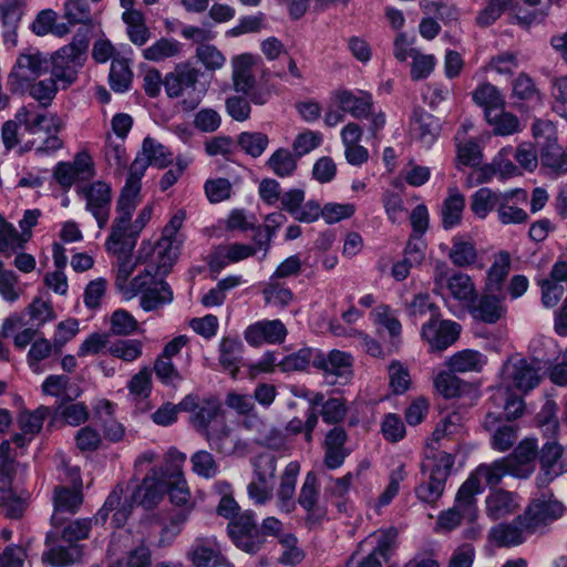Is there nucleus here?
I'll return each instance as SVG.
<instances>
[{
	"instance_id": "obj_1",
	"label": "nucleus",
	"mask_w": 567,
	"mask_h": 567,
	"mask_svg": "<svg viewBox=\"0 0 567 567\" xmlns=\"http://www.w3.org/2000/svg\"><path fill=\"white\" fill-rule=\"evenodd\" d=\"M14 121H7L1 128V138L7 151L12 150L20 142L18 125L32 136L21 147L22 152L34 150L39 155H48L63 147L59 133L64 127L63 120L56 114L39 113L22 106L18 110Z\"/></svg>"
},
{
	"instance_id": "obj_2",
	"label": "nucleus",
	"mask_w": 567,
	"mask_h": 567,
	"mask_svg": "<svg viewBox=\"0 0 567 567\" xmlns=\"http://www.w3.org/2000/svg\"><path fill=\"white\" fill-rule=\"evenodd\" d=\"M87 37L78 33L69 44L49 54V72L62 89H68L78 80L87 58Z\"/></svg>"
},
{
	"instance_id": "obj_3",
	"label": "nucleus",
	"mask_w": 567,
	"mask_h": 567,
	"mask_svg": "<svg viewBox=\"0 0 567 567\" xmlns=\"http://www.w3.org/2000/svg\"><path fill=\"white\" fill-rule=\"evenodd\" d=\"M202 72L195 66L185 63L178 64L174 71L164 78V89L168 97H182L185 111L195 110L206 94V85L199 81Z\"/></svg>"
},
{
	"instance_id": "obj_4",
	"label": "nucleus",
	"mask_w": 567,
	"mask_h": 567,
	"mask_svg": "<svg viewBox=\"0 0 567 567\" xmlns=\"http://www.w3.org/2000/svg\"><path fill=\"white\" fill-rule=\"evenodd\" d=\"M49 73V53L29 47L17 55L8 75V85L12 93L24 92L31 82Z\"/></svg>"
},
{
	"instance_id": "obj_5",
	"label": "nucleus",
	"mask_w": 567,
	"mask_h": 567,
	"mask_svg": "<svg viewBox=\"0 0 567 567\" xmlns=\"http://www.w3.org/2000/svg\"><path fill=\"white\" fill-rule=\"evenodd\" d=\"M219 414V406L215 402H207L199 406L192 417L194 426L205 431V435L212 447L219 453L231 454L235 451L236 442L231 437L230 429L221 423L218 430H209L208 426L216 421Z\"/></svg>"
},
{
	"instance_id": "obj_6",
	"label": "nucleus",
	"mask_w": 567,
	"mask_h": 567,
	"mask_svg": "<svg viewBox=\"0 0 567 567\" xmlns=\"http://www.w3.org/2000/svg\"><path fill=\"white\" fill-rule=\"evenodd\" d=\"M252 480L247 486L249 498L256 505H265L272 497L277 458L271 454H259L251 460Z\"/></svg>"
},
{
	"instance_id": "obj_7",
	"label": "nucleus",
	"mask_w": 567,
	"mask_h": 567,
	"mask_svg": "<svg viewBox=\"0 0 567 567\" xmlns=\"http://www.w3.org/2000/svg\"><path fill=\"white\" fill-rule=\"evenodd\" d=\"M227 533L233 544L249 555H256L266 544V538L262 537V532H260L257 524L256 515L250 509L243 512L230 520L227 525Z\"/></svg>"
},
{
	"instance_id": "obj_8",
	"label": "nucleus",
	"mask_w": 567,
	"mask_h": 567,
	"mask_svg": "<svg viewBox=\"0 0 567 567\" xmlns=\"http://www.w3.org/2000/svg\"><path fill=\"white\" fill-rule=\"evenodd\" d=\"M506 475H511V468L504 457L489 464H481L461 485V494L465 495L464 499L468 502V497H476V495L483 492L482 480H484L485 484L491 488H497L496 486Z\"/></svg>"
},
{
	"instance_id": "obj_9",
	"label": "nucleus",
	"mask_w": 567,
	"mask_h": 567,
	"mask_svg": "<svg viewBox=\"0 0 567 567\" xmlns=\"http://www.w3.org/2000/svg\"><path fill=\"white\" fill-rule=\"evenodd\" d=\"M78 195L85 200V209L95 218L100 229H103L110 219L112 189L110 184L97 181L76 187Z\"/></svg>"
},
{
	"instance_id": "obj_10",
	"label": "nucleus",
	"mask_w": 567,
	"mask_h": 567,
	"mask_svg": "<svg viewBox=\"0 0 567 567\" xmlns=\"http://www.w3.org/2000/svg\"><path fill=\"white\" fill-rule=\"evenodd\" d=\"M565 511L564 504L550 491H546L533 499L523 514L533 532L536 533L563 517Z\"/></svg>"
},
{
	"instance_id": "obj_11",
	"label": "nucleus",
	"mask_w": 567,
	"mask_h": 567,
	"mask_svg": "<svg viewBox=\"0 0 567 567\" xmlns=\"http://www.w3.org/2000/svg\"><path fill=\"white\" fill-rule=\"evenodd\" d=\"M539 367L525 358L512 357L503 365L502 378L507 386L528 392L540 382Z\"/></svg>"
},
{
	"instance_id": "obj_12",
	"label": "nucleus",
	"mask_w": 567,
	"mask_h": 567,
	"mask_svg": "<svg viewBox=\"0 0 567 567\" xmlns=\"http://www.w3.org/2000/svg\"><path fill=\"white\" fill-rule=\"evenodd\" d=\"M435 290L444 287L450 295L460 301L473 302L476 297L475 285L471 277L463 272H455L449 276V267L445 262L439 261L434 269Z\"/></svg>"
},
{
	"instance_id": "obj_13",
	"label": "nucleus",
	"mask_w": 567,
	"mask_h": 567,
	"mask_svg": "<svg viewBox=\"0 0 567 567\" xmlns=\"http://www.w3.org/2000/svg\"><path fill=\"white\" fill-rule=\"evenodd\" d=\"M184 221V214L178 212L175 214L169 223L164 227L162 238L157 241L152 249L157 256V269L166 274L173 264L176 261L179 254V246L176 240L177 231L181 229Z\"/></svg>"
},
{
	"instance_id": "obj_14",
	"label": "nucleus",
	"mask_w": 567,
	"mask_h": 567,
	"mask_svg": "<svg viewBox=\"0 0 567 567\" xmlns=\"http://www.w3.org/2000/svg\"><path fill=\"white\" fill-rule=\"evenodd\" d=\"M353 358L350 353L332 350L327 355L318 350L315 357V368L322 371L327 381L331 384L347 382L353 371Z\"/></svg>"
},
{
	"instance_id": "obj_15",
	"label": "nucleus",
	"mask_w": 567,
	"mask_h": 567,
	"mask_svg": "<svg viewBox=\"0 0 567 567\" xmlns=\"http://www.w3.org/2000/svg\"><path fill=\"white\" fill-rule=\"evenodd\" d=\"M461 326L454 321L430 318L422 326V339L429 344L431 352H441L451 347L458 338Z\"/></svg>"
},
{
	"instance_id": "obj_16",
	"label": "nucleus",
	"mask_w": 567,
	"mask_h": 567,
	"mask_svg": "<svg viewBox=\"0 0 567 567\" xmlns=\"http://www.w3.org/2000/svg\"><path fill=\"white\" fill-rule=\"evenodd\" d=\"M538 456V442L535 437L522 440L514 451L504 457L511 468V476L526 480L536 470V460Z\"/></svg>"
},
{
	"instance_id": "obj_17",
	"label": "nucleus",
	"mask_w": 567,
	"mask_h": 567,
	"mask_svg": "<svg viewBox=\"0 0 567 567\" xmlns=\"http://www.w3.org/2000/svg\"><path fill=\"white\" fill-rule=\"evenodd\" d=\"M534 534L524 514L514 519L493 526L488 533V539L497 547H515L522 545L527 535Z\"/></svg>"
},
{
	"instance_id": "obj_18",
	"label": "nucleus",
	"mask_w": 567,
	"mask_h": 567,
	"mask_svg": "<svg viewBox=\"0 0 567 567\" xmlns=\"http://www.w3.org/2000/svg\"><path fill=\"white\" fill-rule=\"evenodd\" d=\"M452 460L449 455L442 456L431 470L429 481L420 484L415 494L424 503L434 504L443 495L446 480L452 467Z\"/></svg>"
},
{
	"instance_id": "obj_19",
	"label": "nucleus",
	"mask_w": 567,
	"mask_h": 567,
	"mask_svg": "<svg viewBox=\"0 0 567 567\" xmlns=\"http://www.w3.org/2000/svg\"><path fill=\"white\" fill-rule=\"evenodd\" d=\"M465 495L461 494L458 488L454 506L447 511L442 512L436 520V529L451 532L456 528L463 519L473 522L477 516V499L476 497H468V502L464 499Z\"/></svg>"
},
{
	"instance_id": "obj_20",
	"label": "nucleus",
	"mask_w": 567,
	"mask_h": 567,
	"mask_svg": "<svg viewBox=\"0 0 567 567\" xmlns=\"http://www.w3.org/2000/svg\"><path fill=\"white\" fill-rule=\"evenodd\" d=\"M527 203V192L522 188L503 192L497 206V218L503 225L524 224L528 214L520 207Z\"/></svg>"
},
{
	"instance_id": "obj_21",
	"label": "nucleus",
	"mask_w": 567,
	"mask_h": 567,
	"mask_svg": "<svg viewBox=\"0 0 567 567\" xmlns=\"http://www.w3.org/2000/svg\"><path fill=\"white\" fill-rule=\"evenodd\" d=\"M519 507L518 495L504 488H491L485 498V513L492 520L511 516Z\"/></svg>"
},
{
	"instance_id": "obj_22",
	"label": "nucleus",
	"mask_w": 567,
	"mask_h": 567,
	"mask_svg": "<svg viewBox=\"0 0 567 567\" xmlns=\"http://www.w3.org/2000/svg\"><path fill=\"white\" fill-rule=\"evenodd\" d=\"M334 100L342 112L358 120L368 118L373 107L372 94L362 90H338L334 92Z\"/></svg>"
},
{
	"instance_id": "obj_23",
	"label": "nucleus",
	"mask_w": 567,
	"mask_h": 567,
	"mask_svg": "<svg viewBox=\"0 0 567 567\" xmlns=\"http://www.w3.org/2000/svg\"><path fill=\"white\" fill-rule=\"evenodd\" d=\"M286 336L287 329L279 319L258 321L245 331V340L254 347L262 343H281Z\"/></svg>"
},
{
	"instance_id": "obj_24",
	"label": "nucleus",
	"mask_w": 567,
	"mask_h": 567,
	"mask_svg": "<svg viewBox=\"0 0 567 567\" xmlns=\"http://www.w3.org/2000/svg\"><path fill=\"white\" fill-rule=\"evenodd\" d=\"M511 99L513 105L520 111L534 110L543 103L539 90L526 73H520L513 81Z\"/></svg>"
},
{
	"instance_id": "obj_25",
	"label": "nucleus",
	"mask_w": 567,
	"mask_h": 567,
	"mask_svg": "<svg viewBox=\"0 0 567 567\" xmlns=\"http://www.w3.org/2000/svg\"><path fill=\"white\" fill-rule=\"evenodd\" d=\"M166 478L157 477V472L152 470V474L144 477L132 494V503L146 509L153 508L166 493Z\"/></svg>"
},
{
	"instance_id": "obj_26",
	"label": "nucleus",
	"mask_w": 567,
	"mask_h": 567,
	"mask_svg": "<svg viewBox=\"0 0 567 567\" xmlns=\"http://www.w3.org/2000/svg\"><path fill=\"white\" fill-rule=\"evenodd\" d=\"M505 296L485 291L472 307V315L485 323H495L506 315Z\"/></svg>"
},
{
	"instance_id": "obj_27",
	"label": "nucleus",
	"mask_w": 567,
	"mask_h": 567,
	"mask_svg": "<svg viewBox=\"0 0 567 567\" xmlns=\"http://www.w3.org/2000/svg\"><path fill=\"white\" fill-rule=\"evenodd\" d=\"M347 437L344 429L340 426H334L326 434L323 464L327 468L336 470L344 463L349 454L344 446Z\"/></svg>"
},
{
	"instance_id": "obj_28",
	"label": "nucleus",
	"mask_w": 567,
	"mask_h": 567,
	"mask_svg": "<svg viewBox=\"0 0 567 567\" xmlns=\"http://www.w3.org/2000/svg\"><path fill=\"white\" fill-rule=\"evenodd\" d=\"M300 472L298 462H290L280 476V484L277 491V507L280 512L290 514L296 508V483Z\"/></svg>"
},
{
	"instance_id": "obj_29",
	"label": "nucleus",
	"mask_w": 567,
	"mask_h": 567,
	"mask_svg": "<svg viewBox=\"0 0 567 567\" xmlns=\"http://www.w3.org/2000/svg\"><path fill=\"white\" fill-rule=\"evenodd\" d=\"M319 483L317 474L312 471L308 472L305 476L303 483L301 485L299 495H298V504L306 511V522L307 524L318 523L322 517V514L319 513L318 502H319Z\"/></svg>"
},
{
	"instance_id": "obj_30",
	"label": "nucleus",
	"mask_w": 567,
	"mask_h": 567,
	"mask_svg": "<svg viewBox=\"0 0 567 567\" xmlns=\"http://www.w3.org/2000/svg\"><path fill=\"white\" fill-rule=\"evenodd\" d=\"M189 556L195 567H218L225 561L216 537L196 538Z\"/></svg>"
},
{
	"instance_id": "obj_31",
	"label": "nucleus",
	"mask_w": 567,
	"mask_h": 567,
	"mask_svg": "<svg viewBox=\"0 0 567 567\" xmlns=\"http://www.w3.org/2000/svg\"><path fill=\"white\" fill-rule=\"evenodd\" d=\"M83 502L81 487L73 486L69 488L65 486H56L53 494L54 512L51 517L52 524L59 526L62 524V514H74Z\"/></svg>"
},
{
	"instance_id": "obj_32",
	"label": "nucleus",
	"mask_w": 567,
	"mask_h": 567,
	"mask_svg": "<svg viewBox=\"0 0 567 567\" xmlns=\"http://www.w3.org/2000/svg\"><path fill=\"white\" fill-rule=\"evenodd\" d=\"M257 56L251 53L236 55L231 60V81L234 90L238 93H248L256 83L252 66Z\"/></svg>"
},
{
	"instance_id": "obj_33",
	"label": "nucleus",
	"mask_w": 567,
	"mask_h": 567,
	"mask_svg": "<svg viewBox=\"0 0 567 567\" xmlns=\"http://www.w3.org/2000/svg\"><path fill=\"white\" fill-rule=\"evenodd\" d=\"M511 270V256L507 251L502 250L487 270L484 290L506 297L504 282Z\"/></svg>"
},
{
	"instance_id": "obj_34",
	"label": "nucleus",
	"mask_w": 567,
	"mask_h": 567,
	"mask_svg": "<svg viewBox=\"0 0 567 567\" xmlns=\"http://www.w3.org/2000/svg\"><path fill=\"white\" fill-rule=\"evenodd\" d=\"M256 247L245 244L219 246L215 249L209 261L212 269H221L229 262H238L256 254Z\"/></svg>"
},
{
	"instance_id": "obj_35",
	"label": "nucleus",
	"mask_w": 567,
	"mask_h": 567,
	"mask_svg": "<svg viewBox=\"0 0 567 567\" xmlns=\"http://www.w3.org/2000/svg\"><path fill=\"white\" fill-rule=\"evenodd\" d=\"M16 330H20L13 338V343L18 349H24L40 331L35 327L29 324V321H25L24 316L12 315L2 323V337L8 338Z\"/></svg>"
},
{
	"instance_id": "obj_36",
	"label": "nucleus",
	"mask_w": 567,
	"mask_h": 567,
	"mask_svg": "<svg viewBox=\"0 0 567 567\" xmlns=\"http://www.w3.org/2000/svg\"><path fill=\"white\" fill-rule=\"evenodd\" d=\"M28 498L29 494L27 492L17 494L11 483L0 485V508L8 518H21L28 507Z\"/></svg>"
},
{
	"instance_id": "obj_37",
	"label": "nucleus",
	"mask_w": 567,
	"mask_h": 567,
	"mask_svg": "<svg viewBox=\"0 0 567 567\" xmlns=\"http://www.w3.org/2000/svg\"><path fill=\"white\" fill-rule=\"evenodd\" d=\"M557 404L555 402L547 401L536 414V426L546 442L559 441L560 423L557 417Z\"/></svg>"
},
{
	"instance_id": "obj_38",
	"label": "nucleus",
	"mask_w": 567,
	"mask_h": 567,
	"mask_svg": "<svg viewBox=\"0 0 567 567\" xmlns=\"http://www.w3.org/2000/svg\"><path fill=\"white\" fill-rule=\"evenodd\" d=\"M440 122L430 113H414L411 131L424 146H431L440 134Z\"/></svg>"
},
{
	"instance_id": "obj_39",
	"label": "nucleus",
	"mask_w": 567,
	"mask_h": 567,
	"mask_svg": "<svg viewBox=\"0 0 567 567\" xmlns=\"http://www.w3.org/2000/svg\"><path fill=\"white\" fill-rule=\"evenodd\" d=\"M465 208V197L456 188L449 189V196L443 200L441 207L442 226L451 229L462 220Z\"/></svg>"
},
{
	"instance_id": "obj_40",
	"label": "nucleus",
	"mask_w": 567,
	"mask_h": 567,
	"mask_svg": "<svg viewBox=\"0 0 567 567\" xmlns=\"http://www.w3.org/2000/svg\"><path fill=\"white\" fill-rule=\"evenodd\" d=\"M485 118L488 125L492 126L493 134L496 136H508L523 130L518 117L505 111V107L498 109L493 113L488 111Z\"/></svg>"
},
{
	"instance_id": "obj_41",
	"label": "nucleus",
	"mask_w": 567,
	"mask_h": 567,
	"mask_svg": "<svg viewBox=\"0 0 567 567\" xmlns=\"http://www.w3.org/2000/svg\"><path fill=\"white\" fill-rule=\"evenodd\" d=\"M243 342L238 338L225 337L219 344V363L236 378L243 354Z\"/></svg>"
},
{
	"instance_id": "obj_42",
	"label": "nucleus",
	"mask_w": 567,
	"mask_h": 567,
	"mask_svg": "<svg viewBox=\"0 0 567 567\" xmlns=\"http://www.w3.org/2000/svg\"><path fill=\"white\" fill-rule=\"evenodd\" d=\"M453 372H480L486 364V357L476 350H463L454 353L447 360Z\"/></svg>"
},
{
	"instance_id": "obj_43",
	"label": "nucleus",
	"mask_w": 567,
	"mask_h": 567,
	"mask_svg": "<svg viewBox=\"0 0 567 567\" xmlns=\"http://www.w3.org/2000/svg\"><path fill=\"white\" fill-rule=\"evenodd\" d=\"M133 223L120 224L113 221L111 234L106 240V248L109 251L130 254L136 244V238H131Z\"/></svg>"
},
{
	"instance_id": "obj_44",
	"label": "nucleus",
	"mask_w": 567,
	"mask_h": 567,
	"mask_svg": "<svg viewBox=\"0 0 567 567\" xmlns=\"http://www.w3.org/2000/svg\"><path fill=\"white\" fill-rule=\"evenodd\" d=\"M172 301L173 291L169 285L164 280H159L157 284H154L153 287H148L140 298V305L145 311L156 310Z\"/></svg>"
},
{
	"instance_id": "obj_45",
	"label": "nucleus",
	"mask_w": 567,
	"mask_h": 567,
	"mask_svg": "<svg viewBox=\"0 0 567 567\" xmlns=\"http://www.w3.org/2000/svg\"><path fill=\"white\" fill-rule=\"evenodd\" d=\"M122 20L126 24V33L133 44L142 47L150 40L151 30L141 11H124Z\"/></svg>"
},
{
	"instance_id": "obj_46",
	"label": "nucleus",
	"mask_w": 567,
	"mask_h": 567,
	"mask_svg": "<svg viewBox=\"0 0 567 567\" xmlns=\"http://www.w3.org/2000/svg\"><path fill=\"white\" fill-rule=\"evenodd\" d=\"M298 159L293 151L280 147L270 155L266 165L278 177H289L296 172Z\"/></svg>"
},
{
	"instance_id": "obj_47",
	"label": "nucleus",
	"mask_w": 567,
	"mask_h": 567,
	"mask_svg": "<svg viewBox=\"0 0 567 567\" xmlns=\"http://www.w3.org/2000/svg\"><path fill=\"white\" fill-rule=\"evenodd\" d=\"M472 96L473 101L484 109L485 116L488 111L493 113L498 109L505 107L504 96L499 90L491 83H484L477 86L472 93Z\"/></svg>"
},
{
	"instance_id": "obj_48",
	"label": "nucleus",
	"mask_w": 567,
	"mask_h": 567,
	"mask_svg": "<svg viewBox=\"0 0 567 567\" xmlns=\"http://www.w3.org/2000/svg\"><path fill=\"white\" fill-rule=\"evenodd\" d=\"M503 192L482 187L471 198V209L478 218H485L492 210H497Z\"/></svg>"
},
{
	"instance_id": "obj_49",
	"label": "nucleus",
	"mask_w": 567,
	"mask_h": 567,
	"mask_svg": "<svg viewBox=\"0 0 567 567\" xmlns=\"http://www.w3.org/2000/svg\"><path fill=\"white\" fill-rule=\"evenodd\" d=\"M59 82L50 74L47 79H38L27 86L29 95L43 107L51 105L59 91Z\"/></svg>"
},
{
	"instance_id": "obj_50",
	"label": "nucleus",
	"mask_w": 567,
	"mask_h": 567,
	"mask_svg": "<svg viewBox=\"0 0 567 567\" xmlns=\"http://www.w3.org/2000/svg\"><path fill=\"white\" fill-rule=\"evenodd\" d=\"M133 72L130 68L128 60L124 58H114L111 63L109 75L110 86L113 91L126 92L132 83Z\"/></svg>"
},
{
	"instance_id": "obj_51",
	"label": "nucleus",
	"mask_w": 567,
	"mask_h": 567,
	"mask_svg": "<svg viewBox=\"0 0 567 567\" xmlns=\"http://www.w3.org/2000/svg\"><path fill=\"white\" fill-rule=\"evenodd\" d=\"M317 353V349L301 348L279 360L278 367L282 372L303 371L308 368L310 362L315 367V357Z\"/></svg>"
},
{
	"instance_id": "obj_52",
	"label": "nucleus",
	"mask_w": 567,
	"mask_h": 567,
	"mask_svg": "<svg viewBox=\"0 0 567 567\" xmlns=\"http://www.w3.org/2000/svg\"><path fill=\"white\" fill-rule=\"evenodd\" d=\"M25 321L29 324L41 329L47 322L55 319V312L50 302L44 301L40 298L34 299L27 308L23 313Z\"/></svg>"
},
{
	"instance_id": "obj_53",
	"label": "nucleus",
	"mask_w": 567,
	"mask_h": 567,
	"mask_svg": "<svg viewBox=\"0 0 567 567\" xmlns=\"http://www.w3.org/2000/svg\"><path fill=\"white\" fill-rule=\"evenodd\" d=\"M449 258L457 267L471 266L477 260V250L472 241L454 237Z\"/></svg>"
},
{
	"instance_id": "obj_54",
	"label": "nucleus",
	"mask_w": 567,
	"mask_h": 567,
	"mask_svg": "<svg viewBox=\"0 0 567 567\" xmlns=\"http://www.w3.org/2000/svg\"><path fill=\"white\" fill-rule=\"evenodd\" d=\"M123 494V487L121 485H116L115 488L111 492V494L107 496L106 501L104 502V507H106L109 511H115L113 515V522L116 527H121L125 524L127 517L130 516L133 503L132 497L130 501H125L123 504H121V496Z\"/></svg>"
},
{
	"instance_id": "obj_55",
	"label": "nucleus",
	"mask_w": 567,
	"mask_h": 567,
	"mask_svg": "<svg viewBox=\"0 0 567 567\" xmlns=\"http://www.w3.org/2000/svg\"><path fill=\"white\" fill-rule=\"evenodd\" d=\"M82 558V548L78 545L71 544L68 547L58 546L51 548L43 559L48 560L52 566L65 567L80 561Z\"/></svg>"
},
{
	"instance_id": "obj_56",
	"label": "nucleus",
	"mask_w": 567,
	"mask_h": 567,
	"mask_svg": "<svg viewBox=\"0 0 567 567\" xmlns=\"http://www.w3.org/2000/svg\"><path fill=\"white\" fill-rule=\"evenodd\" d=\"M237 144L247 155L260 157L269 144V138L261 132H243L237 137Z\"/></svg>"
},
{
	"instance_id": "obj_57",
	"label": "nucleus",
	"mask_w": 567,
	"mask_h": 567,
	"mask_svg": "<svg viewBox=\"0 0 567 567\" xmlns=\"http://www.w3.org/2000/svg\"><path fill=\"white\" fill-rule=\"evenodd\" d=\"M181 52V44L173 39L162 38L151 47L143 50L144 59L153 62H161L165 59L176 56Z\"/></svg>"
},
{
	"instance_id": "obj_58",
	"label": "nucleus",
	"mask_w": 567,
	"mask_h": 567,
	"mask_svg": "<svg viewBox=\"0 0 567 567\" xmlns=\"http://www.w3.org/2000/svg\"><path fill=\"white\" fill-rule=\"evenodd\" d=\"M262 295L267 305L279 308L287 307L293 300L292 291L272 278L265 284Z\"/></svg>"
},
{
	"instance_id": "obj_59",
	"label": "nucleus",
	"mask_w": 567,
	"mask_h": 567,
	"mask_svg": "<svg viewBox=\"0 0 567 567\" xmlns=\"http://www.w3.org/2000/svg\"><path fill=\"white\" fill-rule=\"evenodd\" d=\"M59 419L69 425L76 426L89 419V411L82 402L59 405L53 412L52 422H56Z\"/></svg>"
},
{
	"instance_id": "obj_60",
	"label": "nucleus",
	"mask_w": 567,
	"mask_h": 567,
	"mask_svg": "<svg viewBox=\"0 0 567 567\" xmlns=\"http://www.w3.org/2000/svg\"><path fill=\"white\" fill-rule=\"evenodd\" d=\"M464 415L458 411H453L445 415L436 425L432 437L439 442L444 437H452L462 432L464 426Z\"/></svg>"
},
{
	"instance_id": "obj_61",
	"label": "nucleus",
	"mask_w": 567,
	"mask_h": 567,
	"mask_svg": "<svg viewBox=\"0 0 567 567\" xmlns=\"http://www.w3.org/2000/svg\"><path fill=\"white\" fill-rule=\"evenodd\" d=\"M142 153L150 158V163L159 168L168 166L173 162V153L152 137L143 141Z\"/></svg>"
},
{
	"instance_id": "obj_62",
	"label": "nucleus",
	"mask_w": 567,
	"mask_h": 567,
	"mask_svg": "<svg viewBox=\"0 0 567 567\" xmlns=\"http://www.w3.org/2000/svg\"><path fill=\"white\" fill-rule=\"evenodd\" d=\"M63 17L70 24H92L91 8L86 0H66Z\"/></svg>"
},
{
	"instance_id": "obj_63",
	"label": "nucleus",
	"mask_w": 567,
	"mask_h": 567,
	"mask_svg": "<svg viewBox=\"0 0 567 567\" xmlns=\"http://www.w3.org/2000/svg\"><path fill=\"white\" fill-rule=\"evenodd\" d=\"M435 389L444 398H455L458 396L465 383L451 371H442L434 379Z\"/></svg>"
},
{
	"instance_id": "obj_64",
	"label": "nucleus",
	"mask_w": 567,
	"mask_h": 567,
	"mask_svg": "<svg viewBox=\"0 0 567 567\" xmlns=\"http://www.w3.org/2000/svg\"><path fill=\"white\" fill-rule=\"evenodd\" d=\"M518 427L514 424H502L495 429L491 437V446L497 452L511 450L518 439Z\"/></svg>"
}]
</instances>
